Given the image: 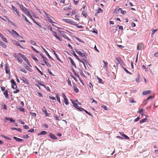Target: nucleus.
<instances>
[{"label":"nucleus","mask_w":158,"mask_h":158,"mask_svg":"<svg viewBox=\"0 0 158 158\" xmlns=\"http://www.w3.org/2000/svg\"><path fill=\"white\" fill-rule=\"evenodd\" d=\"M71 51H72L71 52V54H73L77 59L78 58V57L76 54L75 52L74 51H73L72 50Z\"/></svg>","instance_id":"33"},{"label":"nucleus","mask_w":158,"mask_h":158,"mask_svg":"<svg viewBox=\"0 0 158 158\" xmlns=\"http://www.w3.org/2000/svg\"><path fill=\"white\" fill-rule=\"evenodd\" d=\"M122 10V9L118 7L116 8L114 10V14L115 15L117 14L119 12H120Z\"/></svg>","instance_id":"12"},{"label":"nucleus","mask_w":158,"mask_h":158,"mask_svg":"<svg viewBox=\"0 0 158 158\" xmlns=\"http://www.w3.org/2000/svg\"><path fill=\"white\" fill-rule=\"evenodd\" d=\"M78 2L79 0H73L74 3L75 5L78 4Z\"/></svg>","instance_id":"45"},{"label":"nucleus","mask_w":158,"mask_h":158,"mask_svg":"<svg viewBox=\"0 0 158 158\" xmlns=\"http://www.w3.org/2000/svg\"><path fill=\"white\" fill-rule=\"evenodd\" d=\"M147 119L146 118H144V119H143L141 120H140L139 123H143L147 121Z\"/></svg>","instance_id":"32"},{"label":"nucleus","mask_w":158,"mask_h":158,"mask_svg":"<svg viewBox=\"0 0 158 158\" xmlns=\"http://www.w3.org/2000/svg\"><path fill=\"white\" fill-rule=\"evenodd\" d=\"M63 8L64 10H67L69 9V6H64L63 7Z\"/></svg>","instance_id":"41"},{"label":"nucleus","mask_w":158,"mask_h":158,"mask_svg":"<svg viewBox=\"0 0 158 158\" xmlns=\"http://www.w3.org/2000/svg\"><path fill=\"white\" fill-rule=\"evenodd\" d=\"M45 110H43L42 111L44 112L46 116H48L49 114L47 112V111L45 109Z\"/></svg>","instance_id":"31"},{"label":"nucleus","mask_w":158,"mask_h":158,"mask_svg":"<svg viewBox=\"0 0 158 158\" xmlns=\"http://www.w3.org/2000/svg\"><path fill=\"white\" fill-rule=\"evenodd\" d=\"M48 61V59L46 57L44 59V61L45 63H46Z\"/></svg>","instance_id":"62"},{"label":"nucleus","mask_w":158,"mask_h":158,"mask_svg":"<svg viewBox=\"0 0 158 158\" xmlns=\"http://www.w3.org/2000/svg\"><path fill=\"white\" fill-rule=\"evenodd\" d=\"M131 26L133 27H135L136 26L135 24V23L132 22L131 23Z\"/></svg>","instance_id":"64"},{"label":"nucleus","mask_w":158,"mask_h":158,"mask_svg":"<svg viewBox=\"0 0 158 158\" xmlns=\"http://www.w3.org/2000/svg\"><path fill=\"white\" fill-rule=\"evenodd\" d=\"M102 61L103 63L104 64V65L103 66V67L106 69H107L108 68L107 62H106L104 60H103Z\"/></svg>","instance_id":"18"},{"label":"nucleus","mask_w":158,"mask_h":158,"mask_svg":"<svg viewBox=\"0 0 158 158\" xmlns=\"http://www.w3.org/2000/svg\"><path fill=\"white\" fill-rule=\"evenodd\" d=\"M1 37L2 38L3 40L6 43L8 42V41L7 40L5 37H4V36L2 35V36H1Z\"/></svg>","instance_id":"38"},{"label":"nucleus","mask_w":158,"mask_h":158,"mask_svg":"<svg viewBox=\"0 0 158 158\" xmlns=\"http://www.w3.org/2000/svg\"><path fill=\"white\" fill-rule=\"evenodd\" d=\"M56 98H57L58 101L60 103V96L58 94H56Z\"/></svg>","instance_id":"42"},{"label":"nucleus","mask_w":158,"mask_h":158,"mask_svg":"<svg viewBox=\"0 0 158 158\" xmlns=\"http://www.w3.org/2000/svg\"><path fill=\"white\" fill-rule=\"evenodd\" d=\"M76 14V10H72L71 14V16H73L74 15H75Z\"/></svg>","instance_id":"37"},{"label":"nucleus","mask_w":158,"mask_h":158,"mask_svg":"<svg viewBox=\"0 0 158 158\" xmlns=\"http://www.w3.org/2000/svg\"><path fill=\"white\" fill-rule=\"evenodd\" d=\"M16 89V90H14L13 92L14 94H16L19 92V89H17V88Z\"/></svg>","instance_id":"46"},{"label":"nucleus","mask_w":158,"mask_h":158,"mask_svg":"<svg viewBox=\"0 0 158 158\" xmlns=\"http://www.w3.org/2000/svg\"><path fill=\"white\" fill-rule=\"evenodd\" d=\"M140 76H138L135 79V81L136 82L139 83L140 82Z\"/></svg>","instance_id":"34"},{"label":"nucleus","mask_w":158,"mask_h":158,"mask_svg":"<svg viewBox=\"0 0 158 158\" xmlns=\"http://www.w3.org/2000/svg\"><path fill=\"white\" fill-rule=\"evenodd\" d=\"M73 89L74 90V91L76 93H77L79 92V90L77 87L75 85H73Z\"/></svg>","instance_id":"20"},{"label":"nucleus","mask_w":158,"mask_h":158,"mask_svg":"<svg viewBox=\"0 0 158 158\" xmlns=\"http://www.w3.org/2000/svg\"><path fill=\"white\" fill-rule=\"evenodd\" d=\"M11 83V87L13 89H16L17 88V86L15 81L13 79H11L10 81Z\"/></svg>","instance_id":"3"},{"label":"nucleus","mask_w":158,"mask_h":158,"mask_svg":"<svg viewBox=\"0 0 158 158\" xmlns=\"http://www.w3.org/2000/svg\"><path fill=\"white\" fill-rule=\"evenodd\" d=\"M21 80H22L26 84H29V82L27 79L23 77H22Z\"/></svg>","instance_id":"15"},{"label":"nucleus","mask_w":158,"mask_h":158,"mask_svg":"<svg viewBox=\"0 0 158 158\" xmlns=\"http://www.w3.org/2000/svg\"><path fill=\"white\" fill-rule=\"evenodd\" d=\"M49 137L52 139H57L56 136L54 134H52V133H49Z\"/></svg>","instance_id":"13"},{"label":"nucleus","mask_w":158,"mask_h":158,"mask_svg":"<svg viewBox=\"0 0 158 158\" xmlns=\"http://www.w3.org/2000/svg\"><path fill=\"white\" fill-rule=\"evenodd\" d=\"M53 35L58 40L60 41H62L61 39L58 36L57 33L55 31H52Z\"/></svg>","instance_id":"14"},{"label":"nucleus","mask_w":158,"mask_h":158,"mask_svg":"<svg viewBox=\"0 0 158 158\" xmlns=\"http://www.w3.org/2000/svg\"><path fill=\"white\" fill-rule=\"evenodd\" d=\"M119 133L120 134V135L121 136L123 137L125 139H128L129 138V137L128 136H127V135H125L124 133H122L120 132H119Z\"/></svg>","instance_id":"21"},{"label":"nucleus","mask_w":158,"mask_h":158,"mask_svg":"<svg viewBox=\"0 0 158 158\" xmlns=\"http://www.w3.org/2000/svg\"><path fill=\"white\" fill-rule=\"evenodd\" d=\"M44 13L45 14V15H46L48 19V22L51 23H55L52 20V16L48 14L47 13L45 12H44Z\"/></svg>","instance_id":"4"},{"label":"nucleus","mask_w":158,"mask_h":158,"mask_svg":"<svg viewBox=\"0 0 158 158\" xmlns=\"http://www.w3.org/2000/svg\"><path fill=\"white\" fill-rule=\"evenodd\" d=\"M70 24L73 25H77V23H76L75 22H74L72 20H70Z\"/></svg>","instance_id":"30"},{"label":"nucleus","mask_w":158,"mask_h":158,"mask_svg":"<svg viewBox=\"0 0 158 158\" xmlns=\"http://www.w3.org/2000/svg\"><path fill=\"white\" fill-rule=\"evenodd\" d=\"M73 106L75 108L78 109L80 111H82L83 110H84V109L78 106L77 104V103L75 104H73Z\"/></svg>","instance_id":"10"},{"label":"nucleus","mask_w":158,"mask_h":158,"mask_svg":"<svg viewBox=\"0 0 158 158\" xmlns=\"http://www.w3.org/2000/svg\"><path fill=\"white\" fill-rule=\"evenodd\" d=\"M44 52H45L46 54L47 55V56L51 60H53V59L50 56L49 53H48V52L45 50V49H44Z\"/></svg>","instance_id":"26"},{"label":"nucleus","mask_w":158,"mask_h":158,"mask_svg":"<svg viewBox=\"0 0 158 158\" xmlns=\"http://www.w3.org/2000/svg\"><path fill=\"white\" fill-rule=\"evenodd\" d=\"M3 94L6 98H8V94L7 90H5Z\"/></svg>","instance_id":"25"},{"label":"nucleus","mask_w":158,"mask_h":158,"mask_svg":"<svg viewBox=\"0 0 158 158\" xmlns=\"http://www.w3.org/2000/svg\"><path fill=\"white\" fill-rule=\"evenodd\" d=\"M82 15L86 17L87 16V13L85 11H83L82 12Z\"/></svg>","instance_id":"40"},{"label":"nucleus","mask_w":158,"mask_h":158,"mask_svg":"<svg viewBox=\"0 0 158 158\" xmlns=\"http://www.w3.org/2000/svg\"><path fill=\"white\" fill-rule=\"evenodd\" d=\"M54 117L55 119L57 120H59V117H58L57 115H54Z\"/></svg>","instance_id":"47"},{"label":"nucleus","mask_w":158,"mask_h":158,"mask_svg":"<svg viewBox=\"0 0 158 158\" xmlns=\"http://www.w3.org/2000/svg\"><path fill=\"white\" fill-rule=\"evenodd\" d=\"M22 17L26 21L29 23V24H31V23L27 19L26 17L23 14L22 15Z\"/></svg>","instance_id":"23"},{"label":"nucleus","mask_w":158,"mask_h":158,"mask_svg":"<svg viewBox=\"0 0 158 158\" xmlns=\"http://www.w3.org/2000/svg\"><path fill=\"white\" fill-rule=\"evenodd\" d=\"M30 42L31 43L33 44L34 45H36V43L33 41L30 40Z\"/></svg>","instance_id":"51"},{"label":"nucleus","mask_w":158,"mask_h":158,"mask_svg":"<svg viewBox=\"0 0 158 158\" xmlns=\"http://www.w3.org/2000/svg\"><path fill=\"white\" fill-rule=\"evenodd\" d=\"M64 102L65 104L66 105H67L68 104L69 102H68L67 99L64 100Z\"/></svg>","instance_id":"52"},{"label":"nucleus","mask_w":158,"mask_h":158,"mask_svg":"<svg viewBox=\"0 0 158 158\" xmlns=\"http://www.w3.org/2000/svg\"><path fill=\"white\" fill-rule=\"evenodd\" d=\"M9 121L11 123H14L15 122V120H13L12 118H10L9 119Z\"/></svg>","instance_id":"53"},{"label":"nucleus","mask_w":158,"mask_h":158,"mask_svg":"<svg viewBox=\"0 0 158 158\" xmlns=\"http://www.w3.org/2000/svg\"><path fill=\"white\" fill-rule=\"evenodd\" d=\"M20 54L23 55L21 53H19L17 55L16 54H14L15 57L20 62L22 63L23 60L21 59V57L20 56Z\"/></svg>","instance_id":"1"},{"label":"nucleus","mask_w":158,"mask_h":158,"mask_svg":"<svg viewBox=\"0 0 158 158\" xmlns=\"http://www.w3.org/2000/svg\"><path fill=\"white\" fill-rule=\"evenodd\" d=\"M32 20L33 21V22L36 24H37L38 26H39L40 27H41V26L39 24L37 23L35 21L34 19H32Z\"/></svg>","instance_id":"55"},{"label":"nucleus","mask_w":158,"mask_h":158,"mask_svg":"<svg viewBox=\"0 0 158 158\" xmlns=\"http://www.w3.org/2000/svg\"><path fill=\"white\" fill-rule=\"evenodd\" d=\"M118 27L119 29H121L122 30H123V27L122 26L118 25Z\"/></svg>","instance_id":"60"},{"label":"nucleus","mask_w":158,"mask_h":158,"mask_svg":"<svg viewBox=\"0 0 158 158\" xmlns=\"http://www.w3.org/2000/svg\"><path fill=\"white\" fill-rule=\"evenodd\" d=\"M45 64H46V65L49 67H51V65H50V64H49L48 62H47V63H45Z\"/></svg>","instance_id":"58"},{"label":"nucleus","mask_w":158,"mask_h":158,"mask_svg":"<svg viewBox=\"0 0 158 158\" xmlns=\"http://www.w3.org/2000/svg\"><path fill=\"white\" fill-rule=\"evenodd\" d=\"M122 11H121L120 12L121 14L122 15H124L126 13V10H123L122 9L121 10Z\"/></svg>","instance_id":"50"},{"label":"nucleus","mask_w":158,"mask_h":158,"mask_svg":"<svg viewBox=\"0 0 158 158\" xmlns=\"http://www.w3.org/2000/svg\"><path fill=\"white\" fill-rule=\"evenodd\" d=\"M0 46L4 48H6L7 46L3 42L0 40Z\"/></svg>","instance_id":"17"},{"label":"nucleus","mask_w":158,"mask_h":158,"mask_svg":"<svg viewBox=\"0 0 158 158\" xmlns=\"http://www.w3.org/2000/svg\"><path fill=\"white\" fill-rule=\"evenodd\" d=\"M98 82L101 84H103V82H102V81L101 79L100 78L98 77Z\"/></svg>","instance_id":"39"},{"label":"nucleus","mask_w":158,"mask_h":158,"mask_svg":"<svg viewBox=\"0 0 158 158\" xmlns=\"http://www.w3.org/2000/svg\"><path fill=\"white\" fill-rule=\"evenodd\" d=\"M12 42L15 44L17 46H19L20 48H24L23 46L20 45V43L15 40H13Z\"/></svg>","instance_id":"8"},{"label":"nucleus","mask_w":158,"mask_h":158,"mask_svg":"<svg viewBox=\"0 0 158 158\" xmlns=\"http://www.w3.org/2000/svg\"><path fill=\"white\" fill-rule=\"evenodd\" d=\"M5 70L6 72V73H7L9 75L10 74V69L7 66H6L5 68Z\"/></svg>","instance_id":"16"},{"label":"nucleus","mask_w":158,"mask_h":158,"mask_svg":"<svg viewBox=\"0 0 158 158\" xmlns=\"http://www.w3.org/2000/svg\"><path fill=\"white\" fill-rule=\"evenodd\" d=\"M70 61L72 64L74 66L75 68H76V65L74 63V62L73 60L70 57Z\"/></svg>","instance_id":"24"},{"label":"nucleus","mask_w":158,"mask_h":158,"mask_svg":"<svg viewBox=\"0 0 158 158\" xmlns=\"http://www.w3.org/2000/svg\"><path fill=\"white\" fill-rule=\"evenodd\" d=\"M144 48V46L142 43H139L137 46V50H141Z\"/></svg>","instance_id":"5"},{"label":"nucleus","mask_w":158,"mask_h":158,"mask_svg":"<svg viewBox=\"0 0 158 158\" xmlns=\"http://www.w3.org/2000/svg\"><path fill=\"white\" fill-rule=\"evenodd\" d=\"M76 26L78 28H83V27L82 26H78V24H77V25Z\"/></svg>","instance_id":"61"},{"label":"nucleus","mask_w":158,"mask_h":158,"mask_svg":"<svg viewBox=\"0 0 158 158\" xmlns=\"http://www.w3.org/2000/svg\"><path fill=\"white\" fill-rule=\"evenodd\" d=\"M83 111H85L86 112V113L88 114L89 115H90V116L92 115V114H91L90 113L88 112L87 111L85 110L84 109V110H83Z\"/></svg>","instance_id":"59"},{"label":"nucleus","mask_w":158,"mask_h":158,"mask_svg":"<svg viewBox=\"0 0 158 158\" xmlns=\"http://www.w3.org/2000/svg\"><path fill=\"white\" fill-rule=\"evenodd\" d=\"M77 52L82 57H85V55H86L84 52H82L81 51H77Z\"/></svg>","instance_id":"7"},{"label":"nucleus","mask_w":158,"mask_h":158,"mask_svg":"<svg viewBox=\"0 0 158 158\" xmlns=\"http://www.w3.org/2000/svg\"><path fill=\"white\" fill-rule=\"evenodd\" d=\"M31 48L35 52H36L37 53H39V51H37L35 48H34L33 46H31Z\"/></svg>","instance_id":"43"},{"label":"nucleus","mask_w":158,"mask_h":158,"mask_svg":"<svg viewBox=\"0 0 158 158\" xmlns=\"http://www.w3.org/2000/svg\"><path fill=\"white\" fill-rule=\"evenodd\" d=\"M24 13L27 16L29 17L31 15L29 11L27 10V11H26Z\"/></svg>","instance_id":"36"},{"label":"nucleus","mask_w":158,"mask_h":158,"mask_svg":"<svg viewBox=\"0 0 158 158\" xmlns=\"http://www.w3.org/2000/svg\"><path fill=\"white\" fill-rule=\"evenodd\" d=\"M47 134V132L45 131H42L38 134V135H45Z\"/></svg>","instance_id":"19"},{"label":"nucleus","mask_w":158,"mask_h":158,"mask_svg":"<svg viewBox=\"0 0 158 158\" xmlns=\"http://www.w3.org/2000/svg\"><path fill=\"white\" fill-rule=\"evenodd\" d=\"M103 11V10L102 9H101L100 8H99L98 10L97 11V13H99L100 12H102Z\"/></svg>","instance_id":"48"},{"label":"nucleus","mask_w":158,"mask_h":158,"mask_svg":"<svg viewBox=\"0 0 158 158\" xmlns=\"http://www.w3.org/2000/svg\"><path fill=\"white\" fill-rule=\"evenodd\" d=\"M129 100L130 102L131 103H135L136 102L134 100V99L132 98H130Z\"/></svg>","instance_id":"29"},{"label":"nucleus","mask_w":158,"mask_h":158,"mask_svg":"<svg viewBox=\"0 0 158 158\" xmlns=\"http://www.w3.org/2000/svg\"><path fill=\"white\" fill-rule=\"evenodd\" d=\"M9 32L14 36H18L19 35L14 30H12L11 32L9 31Z\"/></svg>","instance_id":"11"},{"label":"nucleus","mask_w":158,"mask_h":158,"mask_svg":"<svg viewBox=\"0 0 158 158\" xmlns=\"http://www.w3.org/2000/svg\"><path fill=\"white\" fill-rule=\"evenodd\" d=\"M91 100H92V103L94 102V103H96V104H97V102L96 101L94 100L93 98H91Z\"/></svg>","instance_id":"56"},{"label":"nucleus","mask_w":158,"mask_h":158,"mask_svg":"<svg viewBox=\"0 0 158 158\" xmlns=\"http://www.w3.org/2000/svg\"><path fill=\"white\" fill-rule=\"evenodd\" d=\"M36 69L39 72V73L41 74V75H43V73H42V72L37 68V67L36 66Z\"/></svg>","instance_id":"44"},{"label":"nucleus","mask_w":158,"mask_h":158,"mask_svg":"<svg viewBox=\"0 0 158 158\" xmlns=\"http://www.w3.org/2000/svg\"><path fill=\"white\" fill-rule=\"evenodd\" d=\"M19 122L21 124H23V125H24L25 124V123L24 122L22 121V120L21 119H19Z\"/></svg>","instance_id":"57"},{"label":"nucleus","mask_w":158,"mask_h":158,"mask_svg":"<svg viewBox=\"0 0 158 158\" xmlns=\"http://www.w3.org/2000/svg\"><path fill=\"white\" fill-rule=\"evenodd\" d=\"M12 8V10L15 11L17 14L19 16H20V13L19 11L14 6L12 5L11 6Z\"/></svg>","instance_id":"9"},{"label":"nucleus","mask_w":158,"mask_h":158,"mask_svg":"<svg viewBox=\"0 0 158 158\" xmlns=\"http://www.w3.org/2000/svg\"><path fill=\"white\" fill-rule=\"evenodd\" d=\"M20 56L23 59V60H24L25 61L28 65H30V63L29 61L27 59L26 57L24 56V55L20 54Z\"/></svg>","instance_id":"6"},{"label":"nucleus","mask_w":158,"mask_h":158,"mask_svg":"<svg viewBox=\"0 0 158 158\" xmlns=\"http://www.w3.org/2000/svg\"><path fill=\"white\" fill-rule=\"evenodd\" d=\"M151 92V91L148 90L147 91H145L143 92L142 94L143 95H145L148 94L150 93Z\"/></svg>","instance_id":"27"},{"label":"nucleus","mask_w":158,"mask_h":158,"mask_svg":"<svg viewBox=\"0 0 158 158\" xmlns=\"http://www.w3.org/2000/svg\"><path fill=\"white\" fill-rule=\"evenodd\" d=\"M13 138L18 142H22L23 140V139L18 138L17 137L15 136Z\"/></svg>","instance_id":"22"},{"label":"nucleus","mask_w":158,"mask_h":158,"mask_svg":"<svg viewBox=\"0 0 158 158\" xmlns=\"http://www.w3.org/2000/svg\"><path fill=\"white\" fill-rule=\"evenodd\" d=\"M23 128L24 129H26V130L28 129L29 128V126H27V125H25L23 126Z\"/></svg>","instance_id":"49"},{"label":"nucleus","mask_w":158,"mask_h":158,"mask_svg":"<svg viewBox=\"0 0 158 158\" xmlns=\"http://www.w3.org/2000/svg\"><path fill=\"white\" fill-rule=\"evenodd\" d=\"M54 54H55V56H56V58H57V59L59 60H60V59L59 58V57L58 56H57V54L56 53H54Z\"/></svg>","instance_id":"54"},{"label":"nucleus","mask_w":158,"mask_h":158,"mask_svg":"<svg viewBox=\"0 0 158 158\" xmlns=\"http://www.w3.org/2000/svg\"><path fill=\"white\" fill-rule=\"evenodd\" d=\"M83 61H84V64H83V65H85V64H86L87 65L88 64V61L87 60H85V59L83 58Z\"/></svg>","instance_id":"35"},{"label":"nucleus","mask_w":158,"mask_h":158,"mask_svg":"<svg viewBox=\"0 0 158 158\" xmlns=\"http://www.w3.org/2000/svg\"><path fill=\"white\" fill-rule=\"evenodd\" d=\"M16 108L17 109L20 110V111H21L23 112L24 111V109L22 108L21 107H20V106H17Z\"/></svg>","instance_id":"28"},{"label":"nucleus","mask_w":158,"mask_h":158,"mask_svg":"<svg viewBox=\"0 0 158 158\" xmlns=\"http://www.w3.org/2000/svg\"><path fill=\"white\" fill-rule=\"evenodd\" d=\"M17 5L19 6L21 10H22L24 12H25L26 11H27V9L25 7L23 6L22 4H20L19 3L17 2Z\"/></svg>","instance_id":"2"},{"label":"nucleus","mask_w":158,"mask_h":158,"mask_svg":"<svg viewBox=\"0 0 158 158\" xmlns=\"http://www.w3.org/2000/svg\"><path fill=\"white\" fill-rule=\"evenodd\" d=\"M102 107L104 108V109L105 110H107V107L106 106L102 105Z\"/></svg>","instance_id":"63"}]
</instances>
